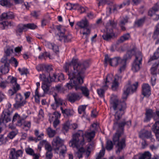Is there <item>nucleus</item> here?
Wrapping results in <instances>:
<instances>
[{
  "mask_svg": "<svg viewBox=\"0 0 159 159\" xmlns=\"http://www.w3.org/2000/svg\"><path fill=\"white\" fill-rule=\"evenodd\" d=\"M66 4L67 6H70V8H67L68 9L70 10L77 9L79 7V6L78 4H71L70 3H67Z\"/></svg>",
  "mask_w": 159,
  "mask_h": 159,
  "instance_id": "49",
  "label": "nucleus"
},
{
  "mask_svg": "<svg viewBox=\"0 0 159 159\" xmlns=\"http://www.w3.org/2000/svg\"><path fill=\"white\" fill-rule=\"evenodd\" d=\"M86 65L87 64L86 62L78 63L77 59H73L70 62L66 63L64 68L67 73L70 81L66 84V87L68 89L73 87L76 90L80 89L84 96L88 98L89 94V90L86 87L79 85L83 83L84 74L87 67Z\"/></svg>",
  "mask_w": 159,
  "mask_h": 159,
  "instance_id": "1",
  "label": "nucleus"
},
{
  "mask_svg": "<svg viewBox=\"0 0 159 159\" xmlns=\"http://www.w3.org/2000/svg\"><path fill=\"white\" fill-rule=\"evenodd\" d=\"M123 5V3L122 4H121L119 5H113V7H111V8H109L107 11V14H110L111 13V11L112 10H113L114 11H116L117 9H120L122 7H123L124 6Z\"/></svg>",
  "mask_w": 159,
  "mask_h": 159,
  "instance_id": "36",
  "label": "nucleus"
},
{
  "mask_svg": "<svg viewBox=\"0 0 159 159\" xmlns=\"http://www.w3.org/2000/svg\"><path fill=\"white\" fill-rule=\"evenodd\" d=\"M151 135V133L150 131L146 130L145 131L140 133L139 135V136L142 139L144 138H148L150 137Z\"/></svg>",
  "mask_w": 159,
  "mask_h": 159,
  "instance_id": "38",
  "label": "nucleus"
},
{
  "mask_svg": "<svg viewBox=\"0 0 159 159\" xmlns=\"http://www.w3.org/2000/svg\"><path fill=\"white\" fill-rule=\"evenodd\" d=\"M9 155V159H18L19 157H22L23 150L22 149L16 150L15 148H11L10 149Z\"/></svg>",
  "mask_w": 159,
  "mask_h": 159,
  "instance_id": "13",
  "label": "nucleus"
},
{
  "mask_svg": "<svg viewBox=\"0 0 159 159\" xmlns=\"http://www.w3.org/2000/svg\"><path fill=\"white\" fill-rule=\"evenodd\" d=\"M8 139L7 136L4 138L3 134L0 135V142L2 144L5 143L8 141Z\"/></svg>",
  "mask_w": 159,
  "mask_h": 159,
  "instance_id": "52",
  "label": "nucleus"
},
{
  "mask_svg": "<svg viewBox=\"0 0 159 159\" xmlns=\"http://www.w3.org/2000/svg\"><path fill=\"white\" fill-rule=\"evenodd\" d=\"M150 87L148 84H144L142 86V94L144 96L148 97L151 94Z\"/></svg>",
  "mask_w": 159,
  "mask_h": 159,
  "instance_id": "21",
  "label": "nucleus"
},
{
  "mask_svg": "<svg viewBox=\"0 0 159 159\" xmlns=\"http://www.w3.org/2000/svg\"><path fill=\"white\" fill-rule=\"evenodd\" d=\"M122 133V132H121L120 133H119L118 132H117L114 135L113 137L112 140L114 144H117V150L116 151L117 152H120L125 146V139L123 138L121 140H120V138Z\"/></svg>",
  "mask_w": 159,
  "mask_h": 159,
  "instance_id": "8",
  "label": "nucleus"
},
{
  "mask_svg": "<svg viewBox=\"0 0 159 159\" xmlns=\"http://www.w3.org/2000/svg\"><path fill=\"white\" fill-rule=\"evenodd\" d=\"M30 95V92H26L24 93L25 99H23V97L20 93H17L15 98V103L14 104L15 107L18 108L23 106L26 104L27 101L26 100L28 98Z\"/></svg>",
  "mask_w": 159,
  "mask_h": 159,
  "instance_id": "6",
  "label": "nucleus"
},
{
  "mask_svg": "<svg viewBox=\"0 0 159 159\" xmlns=\"http://www.w3.org/2000/svg\"><path fill=\"white\" fill-rule=\"evenodd\" d=\"M144 18H142L136 20L135 22V25L136 26L139 27L142 25L144 22Z\"/></svg>",
  "mask_w": 159,
  "mask_h": 159,
  "instance_id": "44",
  "label": "nucleus"
},
{
  "mask_svg": "<svg viewBox=\"0 0 159 159\" xmlns=\"http://www.w3.org/2000/svg\"><path fill=\"white\" fill-rule=\"evenodd\" d=\"M17 131H13L9 132L7 136L8 137V139H12L17 134Z\"/></svg>",
  "mask_w": 159,
  "mask_h": 159,
  "instance_id": "46",
  "label": "nucleus"
},
{
  "mask_svg": "<svg viewBox=\"0 0 159 159\" xmlns=\"http://www.w3.org/2000/svg\"><path fill=\"white\" fill-rule=\"evenodd\" d=\"M53 76L51 77L50 74H49L48 76H46L45 74H43L42 75H40L39 78L41 80L43 81V83L50 82V81H55L57 75L55 74H53Z\"/></svg>",
  "mask_w": 159,
  "mask_h": 159,
  "instance_id": "17",
  "label": "nucleus"
},
{
  "mask_svg": "<svg viewBox=\"0 0 159 159\" xmlns=\"http://www.w3.org/2000/svg\"><path fill=\"white\" fill-rule=\"evenodd\" d=\"M118 78L119 77L117 75L115 78L111 74L107 75L104 81L105 83H103L102 88L100 89V97H103L105 91L107 89L111 83H112L111 89L112 90L115 91L118 89L119 84L118 82Z\"/></svg>",
  "mask_w": 159,
  "mask_h": 159,
  "instance_id": "3",
  "label": "nucleus"
},
{
  "mask_svg": "<svg viewBox=\"0 0 159 159\" xmlns=\"http://www.w3.org/2000/svg\"><path fill=\"white\" fill-rule=\"evenodd\" d=\"M155 113L152 111V110L151 109L148 110L146 111V117L144 120V121L147 122L149 121L151 118L153 116L154 119H155V116H154Z\"/></svg>",
  "mask_w": 159,
  "mask_h": 159,
  "instance_id": "27",
  "label": "nucleus"
},
{
  "mask_svg": "<svg viewBox=\"0 0 159 159\" xmlns=\"http://www.w3.org/2000/svg\"><path fill=\"white\" fill-rule=\"evenodd\" d=\"M23 30L26 31L25 24H20L18 25L16 30V35L17 36L20 35Z\"/></svg>",
  "mask_w": 159,
  "mask_h": 159,
  "instance_id": "26",
  "label": "nucleus"
},
{
  "mask_svg": "<svg viewBox=\"0 0 159 159\" xmlns=\"http://www.w3.org/2000/svg\"><path fill=\"white\" fill-rule=\"evenodd\" d=\"M10 61L7 57L5 56L2 58L1 60L0 71L2 74L8 73L9 71V66Z\"/></svg>",
  "mask_w": 159,
  "mask_h": 159,
  "instance_id": "12",
  "label": "nucleus"
},
{
  "mask_svg": "<svg viewBox=\"0 0 159 159\" xmlns=\"http://www.w3.org/2000/svg\"><path fill=\"white\" fill-rule=\"evenodd\" d=\"M138 85V83L137 82L131 85L130 81L128 82L124 89V92L122 96V98L123 101L127 99L129 94L132 93L135 91Z\"/></svg>",
  "mask_w": 159,
  "mask_h": 159,
  "instance_id": "7",
  "label": "nucleus"
},
{
  "mask_svg": "<svg viewBox=\"0 0 159 159\" xmlns=\"http://www.w3.org/2000/svg\"><path fill=\"white\" fill-rule=\"evenodd\" d=\"M113 145L111 141H107V143L106 149L108 150H110L113 148Z\"/></svg>",
  "mask_w": 159,
  "mask_h": 159,
  "instance_id": "54",
  "label": "nucleus"
},
{
  "mask_svg": "<svg viewBox=\"0 0 159 159\" xmlns=\"http://www.w3.org/2000/svg\"><path fill=\"white\" fill-rule=\"evenodd\" d=\"M64 141L58 137L54 138L52 142L53 148L58 154L61 159H64L67 152L66 146L64 145Z\"/></svg>",
  "mask_w": 159,
  "mask_h": 159,
  "instance_id": "4",
  "label": "nucleus"
},
{
  "mask_svg": "<svg viewBox=\"0 0 159 159\" xmlns=\"http://www.w3.org/2000/svg\"><path fill=\"white\" fill-rule=\"evenodd\" d=\"M10 82L9 80H8V81H2L0 82V88L4 89H5L7 84Z\"/></svg>",
  "mask_w": 159,
  "mask_h": 159,
  "instance_id": "51",
  "label": "nucleus"
},
{
  "mask_svg": "<svg viewBox=\"0 0 159 159\" xmlns=\"http://www.w3.org/2000/svg\"><path fill=\"white\" fill-rule=\"evenodd\" d=\"M142 59V56L141 52H139L137 54L135 57V59L133 63L131 70L134 72L139 71L141 67V65Z\"/></svg>",
  "mask_w": 159,
  "mask_h": 159,
  "instance_id": "11",
  "label": "nucleus"
},
{
  "mask_svg": "<svg viewBox=\"0 0 159 159\" xmlns=\"http://www.w3.org/2000/svg\"><path fill=\"white\" fill-rule=\"evenodd\" d=\"M86 108V106L84 105H81L78 108V111L79 114H81L83 112H84Z\"/></svg>",
  "mask_w": 159,
  "mask_h": 159,
  "instance_id": "60",
  "label": "nucleus"
},
{
  "mask_svg": "<svg viewBox=\"0 0 159 159\" xmlns=\"http://www.w3.org/2000/svg\"><path fill=\"white\" fill-rule=\"evenodd\" d=\"M157 6H154L148 12L149 15L151 16L152 17L153 15L155 14V12L159 10V7H158L157 8H156Z\"/></svg>",
  "mask_w": 159,
  "mask_h": 159,
  "instance_id": "42",
  "label": "nucleus"
},
{
  "mask_svg": "<svg viewBox=\"0 0 159 159\" xmlns=\"http://www.w3.org/2000/svg\"><path fill=\"white\" fill-rule=\"evenodd\" d=\"M159 64V62L156 63L154 64L152 67L151 69V74L153 75H155L156 76L157 70Z\"/></svg>",
  "mask_w": 159,
  "mask_h": 159,
  "instance_id": "39",
  "label": "nucleus"
},
{
  "mask_svg": "<svg viewBox=\"0 0 159 159\" xmlns=\"http://www.w3.org/2000/svg\"><path fill=\"white\" fill-rule=\"evenodd\" d=\"M44 64H39L36 66V69L38 71H44Z\"/></svg>",
  "mask_w": 159,
  "mask_h": 159,
  "instance_id": "62",
  "label": "nucleus"
},
{
  "mask_svg": "<svg viewBox=\"0 0 159 159\" xmlns=\"http://www.w3.org/2000/svg\"><path fill=\"white\" fill-rule=\"evenodd\" d=\"M51 82L50 81V82H46L43 83L42 88L45 93H47L49 91L50 86V83Z\"/></svg>",
  "mask_w": 159,
  "mask_h": 159,
  "instance_id": "35",
  "label": "nucleus"
},
{
  "mask_svg": "<svg viewBox=\"0 0 159 159\" xmlns=\"http://www.w3.org/2000/svg\"><path fill=\"white\" fill-rule=\"evenodd\" d=\"M0 4L3 6H8L10 5V3L7 0H1L0 1Z\"/></svg>",
  "mask_w": 159,
  "mask_h": 159,
  "instance_id": "63",
  "label": "nucleus"
},
{
  "mask_svg": "<svg viewBox=\"0 0 159 159\" xmlns=\"http://www.w3.org/2000/svg\"><path fill=\"white\" fill-rule=\"evenodd\" d=\"M127 20L128 18L127 17H126L125 18H124L123 20H121L120 21V25L121 28V30H125V28L124 26L127 23Z\"/></svg>",
  "mask_w": 159,
  "mask_h": 159,
  "instance_id": "43",
  "label": "nucleus"
},
{
  "mask_svg": "<svg viewBox=\"0 0 159 159\" xmlns=\"http://www.w3.org/2000/svg\"><path fill=\"white\" fill-rule=\"evenodd\" d=\"M48 57H49V54L47 52L42 53H41L39 56L38 58L39 59H46Z\"/></svg>",
  "mask_w": 159,
  "mask_h": 159,
  "instance_id": "50",
  "label": "nucleus"
},
{
  "mask_svg": "<svg viewBox=\"0 0 159 159\" xmlns=\"http://www.w3.org/2000/svg\"><path fill=\"white\" fill-rule=\"evenodd\" d=\"M159 58V47L157 48L156 51L154 53L153 56L151 57L150 59L155 60Z\"/></svg>",
  "mask_w": 159,
  "mask_h": 159,
  "instance_id": "53",
  "label": "nucleus"
},
{
  "mask_svg": "<svg viewBox=\"0 0 159 159\" xmlns=\"http://www.w3.org/2000/svg\"><path fill=\"white\" fill-rule=\"evenodd\" d=\"M12 113V111L9 109H6L4 110L2 115V121L7 123L11 120V115Z\"/></svg>",
  "mask_w": 159,
  "mask_h": 159,
  "instance_id": "16",
  "label": "nucleus"
},
{
  "mask_svg": "<svg viewBox=\"0 0 159 159\" xmlns=\"http://www.w3.org/2000/svg\"><path fill=\"white\" fill-rule=\"evenodd\" d=\"M14 48L12 45L7 46L4 49V52L7 56L10 55L13 52Z\"/></svg>",
  "mask_w": 159,
  "mask_h": 159,
  "instance_id": "32",
  "label": "nucleus"
},
{
  "mask_svg": "<svg viewBox=\"0 0 159 159\" xmlns=\"http://www.w3.org/2000/svg\"><path fill=\"white\" fill-rule=\"evenodd\" d=\"M111 106L115 111L114 125L116 127L118 125L117 121L124 113V110L126 108V105L124 101L121 102L117 100L111 101Z\"/></svg>",
  "mask_w": 159,
  "mask_h": 159,
  "instance_id": "5",
  "label": "nucleus"
},
{
  "mask_svg": "<svg viewBox=\"0 0 159 159\" xmlns=\"http://www.w3.org/2000/svg\"><path fill=\"white\" fill-rule=\"evenodd\" d=\"M70 123L69 121H66L63 125L62 130L66 132L68 130L70 126Z\"/></svg>",
  "mask_w": 159,
  "mask_h": 159,
  "instance_id": "47",
  "label": "nucleus"
},
{
  "mask_svg": "<svg viewBox=\"0 0 159 159\" xmlns=\"http://www.w3.org/2000/svg\"><path fill=\"white\" fill-rule=\"evenodd\" d=\"M55 102L59 107L66 106V104L64 101L56 94L53 95Z\"/></svg>",
  "mask_w": 159,
  "mask_h": 159,
  "instance_id": "22",
  "label": "nucleus"
},
{
  "mask_svg": "<svg viewBox=\"0 0 159 159\" xmlns=\"http://www.w3.org/2000/svg\"><path fill=\"white\" fill-rule=\"evenodd\" d=\"M8 80H9L10 83L12 84V89H9L8 91L9 95L12 96L20 89V87L17 83V80L16 78L9 76H8Z\"/></svg>",
  "mask_w": 159,
  "mask_h": 159,
  "instance_id": "10",
  "label": "nucleus"
},
{
  "mask_svg": "<svg viewBox=\"0 0 159 159\" xmlns=\"http://www.w3.org/2000/svg\"><path fill=\"white\" fill-rule=\"evenodd\" d=\"M10 62H11L12 64H14L15 67H16L18 64V62L17 60L14 57H12L11 59L9 60Z\"/></svg>",
  "mask_w": 159,
  "mask_h": 159,
  "instance_id": "58",
  "label": "nucleus"
},
{
  "mask_svg": "<svg viewBox=\"0 0 159 159\" xmlns=\"http://www.w3.org/2000/svg\"><path fill=\"white\" fill-rule=\"evenodd\" d=\"M116 23L113 20H109L106 25L107 34L103 35V39L106 40H108L114 36L113 32V29L115 28Z\"/></svg>",
  "mask_w": 159,
  "mask_h": 159,
  "instance_id": "9",
  "label": "nucleus"
},
{
  "mask_svg": "<svg viewBox=\"0 0 159 159\" xmlns=\"http://www.w3.org/2000/svg\"><path fill=\"white\" fill-rule=\"evenodd\" d=\"M26 30L27 29L34 30L37 28V26L33 23H29L25 24Z\"/></svg>",
  "mask_w": 159,
  "mask_h": 159,
  "instance_id": "45",
  "label": "nucleus"
},
{
  "mask_svg": "<svg viewBox=\"0 0 159 159\" xmlns=\"http://www.w3.org/2000/svg\"><path fill=\"white\" fill-rule=\"evenodd\" d=\"M39 144L40 145H43L45 144V149L48 151H52V149L51 145L47 143V142L45 140H43L40 142Z\"/></svg>",
  "mask_w": 159,
  "mask_h": 159,
  "instance_id": "37",
  "label": "nucleus"
},
{
  "mask_svg": "<svg viewBox=\"0 0 159 159\" xmlns=\"http://www.w3.org/2000/svg\"><path fill=\"white\" fill-rule=\"evenodd\" d=\"M21 126H19L25 130L28 131L30 128L31 126V122L30 121H25L22 122Z\"/></svg>",
  "mask_w": 159,
  "mask_h": 159,
  "instance_id": "28",
  "label": "nucleus"
},
{
  "mask_svg": "<svg viewBox=\"0 0 159 159\" xmlns=\"http://www.w3.org/2000/svg\"><path fill=\"white\" fill-rule=\"evenodd\" d=\"M46 46L50 49H52L56 53L58 52L59 48L57 46L49 42L46 43Z\"/></svg>",
  "mask_w": 159,
  "mask_h": 159,
  "instance_id": "30",
  "label": "nucleus"
},
{
  "mask_svg": "<svg viewBox=\"0 0 159 159\" xmlns=\"http://www.w3.org/2000/svg\"><path fill=\"white\" fill-rule=\"evenodd\" d=\"M151 154L148 152H146L142 154L141 156L135 155L134 157V159H150Z\"/></svg>",
  "mask_w": 159,
  "mask_h": 159,
  "instance_id": "24",
  "label": "nucleus"
},
{
  "mask_svg": "<svg viewBox=\"0 0 159 159\" xmlns=\"http://www.w3.org/2000/svg\"><path fill=\"white\" fill-rule=\"evenodd\" d=\"M31 15L34 18H37L38 16L40 15V13L39 11H34L31 12Z\"/></svg>",
  "mask_w": 159,
  "mask_h": 159,
  "instance_id": "64",
  "label": "nucleus"
},
{
  "mask_svg": "<svg viewBox=\"0 0 159 159\" xmlns=\"http://www.w3.org/2000/svg\"><path fill=\"white\" fill-rule=\"evenodd\" d=\"M130 37V36L129 34H125L120 37L118 40V41L119 43H122L128 40Z\"/></svg>",
  "mask_w": 159,
  "mask_h": 159,
  "instance_id": "41",
  "label": "nucleus"
},
{
  "mask_svg": "<svg viewBox=\"0 0 159 159\" xmlns=\"http://www.w3.org/2000/svg\"><path fill=\"white\" fill-rule=\"evenodd\" d=\"M46 131L49 137L50 138L53 137L56 133L55 130H53L50 127H48Z\"/></svg>",
  "mask_w": 159,
  "mask_h": 159,
  "instance_id": "40",
  "label": "nucleus"
},
{
  "mask_svg": "<svg viewBox=\"0 0 159 159\" xmlns=\"http://www.w3.org/2000/svg\"><path fill=\"white\" fill-rule=\"evenodd\" d=\"M56 29L59 32L56 35L61 36L64 34L66 30L65 28L63 26L61 25H57L56 26Z\"/></svg>",
  "mask_w": 159,
  "mask_h": 159,
  "instance_id": "34",
  "label": "nucleus"
},
{
  "mask_svg": "<svg viewBox=\"0 0 159 159\" xmlns=\"http://www.w3.org/2000/svg\"><path fill=\"white\" fill-rule=\"evenodd\" d=\"M152 129L155 134L157 139L159 141V121L156 122L153 125Z\"/></svg>",
  "mask_w": 159,
  "mask_h": 159,
  "instance_id": "25",
  "label": "nucleus"
},
{
  "mask_svg": "<svg viewBox=\"0 0 159 159\" xmlns=\"http://www.w3.org/2000/svg\"><path fill=\"white\" fill-rule=\"evenodd\" d=\"M84 144V133L82 130H80L72 135V138L69 142L70 146L78 149L77 154L79 158L82 157L83 153L85 152L83 147Z\"/></svg>",
  "mask_w": 159,
  "mask_h": 159,
  "instance_id": "2",
  "label": "nucleus"
},
{
  "mask_svg": "<svg viewBox=\"0 0 159 159\" xmlns=\"http://www.w3.org/2000/svg\"><path fill=\"white\" fill-rule=\"evenodd\" d=\"M80 33L82 32V34L84 35H85L86 37L88 35H89L90 33V30L89 29L87 28L83 29V31H80Z\"/></svg>",
  "mask_w": 159,
  "mask_h": 159,
  "instance_id": "56",
  "label": "nucleus"
},
{
  "mask_svg": "<svg viewBox=\"0 0 159 159\" xmlns=\"http://www.w3.org/2000/svg\"><path fill=\"white\" fill-rule=\"evenodd\" d=\"M125 125H127L128 126H130L131 125V121L130 120L126 122H125V120L123 121L120 123L118 125L119 127L121 128L124 126Z\"/></svg>",
  "mask_w": 159,
  "mask_h": 159,
  "instance_id": "48",
  "label": "nucleus"
},
{
  "mask_svg": "<svg viewBox=\"0 0 159 159\" xmlns=\"http://www.w3.org/2000/svg\"><path fill=\"white\" fill-rule=\"evenodd\" d=\"M77 25L81 28L84 29L88 26L89 24L87 20L85 19L77 22Z\"/></svg>",
  "mask_w": 159,
  "mask_h": 159,
  "instance_id": "31",
  "label": "nucleus"
},
{
  "mask_svg": "<svg viewBox=\"0 0 159 159\" xmlns=\"http://www.w3.org/2000/svg\"><path fill=\"white\" fill-rule=\"evenodd\" d=\"M85 136L87 139L89 141H90L95 135V132L94 130H92L91 132H86L85 134Z\"/></svg>",
  "mask_w": 159,
  "mask_h": 159,
  "instance_id": "33",
  "label": "nucleus"
},
{
  "mask_svg": "<svg viewBox=\"0 0 159 159\" xmlns=\"http://www.w3.org/2000/svg\"><path fill=\"white\" fill-rule=\"evenodd\" d=\"M65 107L66 106L60 107L61 113L64 116L68 117L72 116L74 114V111L70 109L66 108Z\"/></svg>",
  "mask_w": 159,
  "mask_h": 159,
  "instance_id": "18",
  "label": "nucleus"
},
{
  "mask_svg": "<svg viewBox=\"0 0 159 159\" xmlns=\"http://www.w3.org/2000/svg\"><path fill=\"white\" fill-rule=\"evenodd\" d=\"M81 97L80 95L75 93H70L67 96L69 101L71 102H74L75 101L80 100Z\"/></svg>",
  "mask_w": 159,
  "mask_h": 159,
  "instance_id": "20",
  "label": "nucleus"
},
{
  "mask_svg": "<svg viewBox=\"0 0 159 159\" xmlns=\"http://www.w3.org/2000/svg\"><path fill=\"white\" fill-rule=\"evenodd\" d=\"M122 61V58L119 57H116L110 58L107 56L105 57V61L106 63H108L111 66L116 67Z\"/></svg>",
  "mask_w": 159,
  "mask_h": 159,
  "instance_id": "14",
  "label": "nucleus"
},
{
  "mask_svg": "<svg viewBox=\"0 0 159 159\" xmlns=\"http://www.w3.org/2000/svg\"><path fill=\"white\" fill-rule=\"evenodd\" d=\"M55 37L56 39L60 41H63L64 42H68L70 41L71 39V36L70 35H65L64 34L60 36L58 35H56Z\"/></svg>",
  "mask_w": 159,
  "mask_h": 159,
  "instance_id": "23",
  "label": "nucleus"
},
{
  "mask_svg": "<svg viewBox=\"0 0 159 159\" xmlns=\"http://www.w3.org/2000/svg\"><path fill=\"white\" fill-rule=\"evenodd\" d=\"M18 70L22 75L26 74L28 72L27 69L25 68H23L22 69L19 68H18Z\"/></svg>",
  "mask_w": 159,
  "mask_h": 159,
  "instance_id": "55",
  "label": "nucleus"
},
{
  "mask_svg": "<svg viewBox=\"0 0 159 159\" xmlns=\"http://www.w3.org/2000/svg\"><path fill=\"white\" fill-rule=\"evenodd\" d=\"M61 114L57 111L54 112L53 114H51L49 116V120L51 122L57 119H59L61 116Z\"/></svg>",
  "mask_w": 159,
  "mask_h": 159,
  "instance_id": "29",
  "label": "nucleus"
},
{
  "mask_svg": "<svg viewBox=\"0 0 159 159\" xmlns=\"http://www.w3.org/2000/svg\"><path fill=\"white\" fill-rule=\"evenodd\" d=\"M8 25V23L7 21H3L0 23V27L2 29H5Z\"/></svg>",
  "mask_w": 159,
  "mask_h": 159,
  "instance_id": "59",
  "label": "nucleus"
},
{
  "mask_svg": "<svg viewBox=\"0 0 159 159\" xmlns=\"http://www.w3.org/2000/svg\"><path fill=\"white\" fill-rule=\"evenodd\" d=\"M25 118H22L18 113H16L13 116L12 122L17 121L16 125L18 126H21L22 122L25 120Z\"/></svg>",
  "mask_w": 159,
  "mask_h": 159,
  "instance_id": "19",
  "label": "nucleus"
},
{
  "mask_svg": "<svg viewBox=\"0 0 159 159\" xmlns=\"http://www.w3.org/2000/svg\"><path fill=\"white\" fill-rule=\"evenodd\" d=\"M130 53V52L128 51L125 56L124 58L122 59V61L118 64L119 65V68L118 70V72L119 73L123 72L125 70L126 67V60L127 59L130 58L131 56V55L129 54Z\"/></svg>",
  "mask_w": 159,
  "mask_h": 159,
  "instance_id": "15",
  "label": "nucleus"
},
{
  "mask_svg": "<svg viewBox=\"0 0 159 159\" xmlns=\"http://www.w3.org/2000/svg\"><path fill=\"white\" fill-rule=\"evenodd\" d=\"M113 1H110L109 0H101L100 1V6H103V5L107 3L108 4H112Z\"/></svg>",
  "mask_w": 159,
  "mask_h": 159,
  "instance_id": "57",
  "label": "nucleus"
},
{
  "mask_svg": "<svg viewBox=\"0 0 159 159\" xmlns=\"http://www.w3.org/2000/svg\"><path fill=\"white\" fill-rule=\"evenodd\" d=\"M25 150L26 153L29 155L32 156L34 154V151L31 148H26Z\"/></svg>",
  "mask_w": 159,
  "mask_h": 159,
  "instance_id": "61",
  "label": "nucleus"
}]
</instances>
